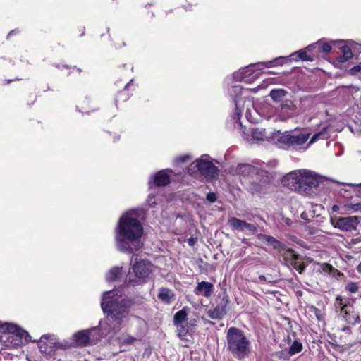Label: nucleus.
Segmentation results:
<instances>
[{"label": "nucleus", "instance_id": "nucleus-1", "mask_svg": "<svg viewBox=\"0 0 361 361\" xmlns=\"http://www.w3.org/2000/svg\"><path fill=\"white\" fill-rule=\"evenodd\" d=\"M143 227L138 219V213L132 210L124 213L120 218L116 228L117 249L125 253H133L142 247L141 237Z\"/></svg>", "mask_w": 361, "mask_h": 361}, {"label": "nucleus", "instance_id": "nucleus-2", "mask_svg": "<svg viewBox=\"0 0 361 361\" xmlns=\"http://www.w3.org/2000/svg\"><path fill=\"white\" fill-rule=\"evenodd\" d=\"M118 292L117 290L105 292L102 299V309L107 314V327H102L106 336H111L121 330L123 319L133 304L132 300L123 298Z\"/></svg>", "mask_w": 361, "mask_h": 361}, {"label": "nucleus", "instance_id": "nucleus-3", "mask_svg": "<svg viewBox=\"0 0 361 361\" xmlns=\"http://www.w3.org/2000/svg\"><path fill=\"white\" fill-rule=\"evenodd\" d=\"M283 185L292 190L306 194L319 184V176L306 169L296 170L287 173L282 180Z\"/></svg>", "mask_w": 361, "mask_h": 361}, {"label": "nucleus", "instance_id": "nucleus-4", "mask_svg": "<svg viewBox=\"0 0 361 361\" xmlns=\"http://www.w3.org/2000/svg\"><path fill=\"white\" fill-rule=\"evenodd\" d=\"M226 348L234 357L243 360L250 352V341L241 329L230 327L226 331Z\"/></svg>", "mask_w": 361, "mask_h": 361}, {"label": "nucleus", "instance_id": "nucleus-5", "mask_svg": "<svg viewBox=\"0 0 361 361\" xmlns=\"http://www.w3.org/2000/svg\"><path fill=\"white\" fill-rule=\"evenodd\" d=\"M187 171L194 178L203 176L207 180H214L218 178L219 171L211 157L207 154H203L187 167Z\"/></svg>", "mask_w": 361, "mask_h": 361}, {"label": "nucleus", "instance_id": "nucleus-6", "mask_svg": "<svg viewBox=\"0 0 361 361\" xmlns=\"http://www.w3.org/2000/svg\"><path fill=\"white\" fill-rule=\"evenodd\" d=\"M104 336H106L104 329L101 332L98 327H92L75 332L71 340L73 341L74 347H86L95 345Z\"/></svg>", "mask_w": 361, "mask_h": 361}, {"label": "nucleus", "instance_id": "nucleus-7", "mask_svg": "<svg viewBox=\"0 0 361 361\" xmlns=\"http://www.w3.org/2000/svg\"><path fill=\"white\" fill-rule=\"evenodd\" d=\"M6 331L2 338L5 339L7 347L17 348L27 343L29 334L27 331L15 324H6Z\"/></svg>", "mask_w": 361, "mask_h": 361}, {"label": "nucleus", "instance_id": "nucleus-8", "mask_svg": "<svg viewBox=\"0 0 361 361\" xmlns=\"http://www.w3.org/2000/svg\"><path fill=\"white\" fill-rule=\"evenodd\" d=\"M135 262L132 266V270L136 279H129L128 283L135 285L138 283L144 282L145 280L152 272L153 266L152 263L146 259H138L137 256L135 258Z\"/></svg>", "mask_w": 361, "mask_h": 361}, {"label": "nucleus", "instance_id": "nucleus-9", "mask_svg": "<svg viewBox=\"0 0 361 361\" xmlns=\"http://www.w3.org/2000/svg\"><path fill=\"white\" fill-rule=\"evenodd\" d=\"M361 221V217L357 216H349L346 217L331 216V224L336 228L342 231H352L355 230Z\"/></svg>", "mask_w": 361, "mask_h": 361}, {"label": "nucleus", "instance_id": "nucleus-10", "mask_svg": "<svg viewBox=\"0 0 361 361\" xmlns=\"http://www.w3.org/2000/svg\"><path fill=\"white\" fill-rule=\"evenodd\" d=\"M309 137V133L285 132L279 137V142L288 145V146L295 147L305 143Z\"/></svg>", "mask_w": 361, "mask_h": 361}, {"label": "nucleus", "instance_id": "nucleus-11", "mask_svg": "<svg viewBox=\"0 0 361 361\" xmlns=\"http://www.w3.org/2000/svg\"><path fill=\"white\" fill-rule=\"evenodd\" d=\"M235 173L243 177L251 178L250 183H256L265 172L249 164H240L235 169Z\"/></svg>", "mask_w": 361, "mask_h": 361}, {"label": "nucleus", "instance_id": "nucleus-12", "mask_svg": "<svg viewBox=\"0 0 361 361\" xmlns=\"http://www.w3.org/2000/svg\"><path fill=\"white\" fill-rule=\"evenodd\" d=\"M300 110L291 99H286L281 103L279 116L283 119H288L298 116Z\"/></svg>", "mask_w": 361, "mask_h": 361}, {"label": "nucleus", "instance_id": "nucleus-13", "mask_svg": "<svg viewBox=\"0 0 361 361\" xmlns=\"http://www.w3.org/2000/svg\"><path fill=\"white\" fill-rule=\"evenodd\" d=\"M284 59H285L284 57L281 56V57L276 58L275 59L271 60V61H266V62H258L257 63L247 66L245 68H242V70H243V73H245V75H246V78L247 79V78L249 76H250L254 73L255 66H257L258 70H262L264 68H270V67H274V66H276L278 65H282L284 61Z\"/></svg>", "mask_w": 361, "mask_h": 361}, {"label": "nucleus", "instance_id": "nucleus-14", "mask_svg": "<svg viewBox=\"0 0 361 361\" xmlns=\"http://www.w3.org/2000/svg\"><path fill=\"white\" fill-rule=\"evenodd\" d=\"M228 224L233 231H244L246 230L254 233L257 230V226L256 225L247 223L245 221L236 217H229L228 219Z\"/></svg>", "mask_w": 361, "mask_h": 361}, {"label": "nucleus", "instance_id": "nucleus-15", "mask_svg": "<svg viewBox=\"0 0 361 361\" xmlns=\"http://www.w3.org/2000/svg\"><path fill=\"white\" fill-rule=\"evenodd\" d=\"M214 289V287L212 283L207 281H202L198 283L195 288V293L208 298L212 295Z\"/></svg>", "mask_w": 361, "mask_h": 361}, {"label": "nucleus", "instance_id": "nucleus-16", "mask_svg": "<svg viewBox=\"0 0 361 361\" xmlns=\"http://www.w3.org/2000/svg\"><path fill=\"white\" fill-rule=\"evenodd\" d=\"M168 172H171V170H162L155 174L154 176V183L157 186H165L169 184L170 178Z\"/></svg>", "mask_w": 361, "mask_h": 361}, {"label": "nucleus", "instance_id": "nucleus-17", "mask_svg": "<svg viewBox=\"0 0 361 361\" xmlns=\"http://www.w3.org/2000/svg\"><path fill=\"white\" fill-rule=\"evenodd\" d=\"M53 340L47 336H42L39 342V350L43 353L50 354L54 348L53 343H51L54 342Z\"/></svg>", "mask_w": 361, "mask_h": 361}, {"label": "nucleus", "instance_id": "nucleus-18", "mask_svg": "<svg viewBox=\"0 0 361 361\" xmlns=\"http://www.w3.org/2000/svg\"><path fill=\"white\" fill-rule=\"evenodd\" d=\"M226 305L219 304L215 308L209 310L207 316L212 319H221L226 313Z\"/></svg>", "mask_w": 361, "mask_h": 361}, {"label": "nucleus", "instance_id": "nucleus-19", "mask_svg": "<svg viewBox=\"0 0 361 361\" xmlns=\"http://www.w3.org/2000/svg\"><path fill=\"white\" fill-rule=\"evenodd\" d=\"M334 307L336 311L340 312L343 315L348 314L350 313V309H353L352 306L347 305L340 295L336 297Z\"/></svg>", "mask_w": 361, "mask_h": 361}, {"label": "nucleus", "instance_id": "nucleus-20", "mask_svg": "<svg viewBox=\"0 0 361 361\" xmlns=\"http://www.w3.org/2000/svg\"><path fill=\"white\" fill-rule=\"evenodd\" d=\"M174 296L173 292L167 288L159 289L158 298L166 304H171L174 300Z\"/></svg>", "mask_w": 361, "mask_h": 361}, {"label": "nucleus", "instance_id": "nucleus-21", "mask_svg": "<svg viewBox=\"0 0 361 361\" xmlns=\"http://www.w3.org/2000/svg\"><path fill=\"white\" fill-rule=\"evenodd\" d=\"M315 47V44H310L307 46L305 49H301L298 51H296L294 54H292L290 57H293L294 56H297L298 59H300L302 61H312L314 60V57L307 54V51L312 50V48Z\"/></svg>", "mask_w": 361, "mask_h": 361}, {"label": "nucleus", "instance_id": "nucleus-22", "mask_svg": "<svg viewBox=\"0 0 361 361\" xmlns=\"http://www.w3.org/2000/svg\"><path fill=\"white\" fill-rule=\"evenodd\" d=\"M288 257H290V264L300 274L302 273L305 266L298 262V255H296L293 250H289Z\"/></svg>", "mask_w": 361, "mask_h": 361}, {"label": "nucleus", "instance_id": "nucleus-23", "mask_svg": "<svg viewBox=\"0 0 361 361\" xmlns=\"http://www.w3.org/2000/svg\"><path fill=\"white\" fill-rule=\"evenodd\" d=\"M257 238L262 242L267 243L274 249H279L281 246V243L278 240L266 234H259Z\"/></svg>", "mask_w": 361, "mask_h": 361}, {"label": "nucleus", "instance_id": "nucleus-24", "mask_svg": "<svg viewBox=\"0 0 361 361\" xmlns=\"http://www.w3.org/2000/svg\"><path fill=\"white\" fill-rule=\"evenodd\" d=\"M288 94V92L283 89H273L269 93L271 98L276 102H282L283 98Z\"/></svg>", "mask_w": 361, "mask_h": 361}, {"label": "nucleus", "instance_id": "nucleus-25", "mask_svg": "<svg viewBox=\"0 0 361 361\" xmlns=\"http://www.w3.org/2000/svg\"><path fill=\"white\" fill-rule=\"evenodd\" d=\"M187 319V312L185 308L177 312L174 315V324L176 326L177 329L179 327H183V323Z\"/></svg>", "mask_w": 361, "mask_h": 361}, {"label": "nucleus", "instance_id": "nucleus-26", "mask_svg": "<svg viewBox=\"0 0 361 361\" xmlns=\"http://www.w3.org/2000/svg\"><path fill=\"white\" fill-rule=\"evenodd\" d=\"M252 137L257 141L264 140L267 138V135L264 128H254L252 129Z\"/></svg>", "mask_w": 361, "mask_h": 361}, {"label": "nucleus", "instance_id": "nucleus-27", "mask_svg": "<svg viewBox=\"0 0 361 361\" xmlns=\"http://www.w3.org/2000/svg\"><path fill=\"white\" fill-rule=\"evenodd\" d=\"M341 51L342 53V55L338 57V61L340 63L347 61L348 60L353 57V52L351 51V49L348 46L341 47Z\"/></svg>", "mask_w": 361, "mask_h": 361}, {"label": "nucleus", "instance_id": "nucleus-28", "mask_svg": "<svg viewBox=\"0 0 361 361\" xmlns=\"http://www.w3.org/2000/svg\"><path fill=\"white\" fill-rule=\"evenodd\" d=\"M345 321L351 325H355L360 322V316L353 311V309H350V313L348 314L343 315Z\"/></svg>", "mask_w": 361, "mask_h": 361}, {"label": "nucleus", "instance_id": "nucleus-29", "mask_svg": "<svg viewBox=\"0 0 361 361\" xmlns=\"http://www.w3.org/2000/svg\"><path fill=\"white\" fill-rule=\"evenodd\" d=\"M122 275L121 268L116 267L109 271L106 274V280L108 281H116Z\"/></svg>", "mask_w": 361, "mask_h": 361}, {"label": "nucleus", "instance_id": "nucleus-30", "mask_svg": "<svg viewBox=\"0 0 361 361\" xmlns=\"http://www.w3.org/2000/svg\"><path fill=\"white\" fill-rule=\"evenodd\" d=\"M118 344L122 345H128L134 343L137 339L129 334H121L116 338Z\"/></svg>", "mask_w": 361, "mask_h": 361}, {"label": "nucleus", "instance_id": "nucleus-31", "mask_svg": "<svg viewBox=\"0 0 361 361\" xmlns=\"http://www.w3.org/2000/svg\"><path fill=\"white\" fill-rule=\"evenodd\" d=\"M52 343H53L54 348L56 349L66 350L71 347H74L73 341L71 340V341H65V340L62 341H59V342L54 341Z\"/></svg>", "mask_w": 361, "mask_h": 361}, {"label": "nucleus", "instance_id": "nucleus-32", "mask_svg": "<svg viewBox=\"0 0 361 361\" xmlns=\"http://www.w3.org/2000/svg\"><path fill=\"white\" fill-rule=\"evenodd\" d=\"M302 350V344L298 341H295L288 349L289 355H293Z\"/></svg>", "mask_w": 361, "mask_h": 361}, {"label": "nucleus", "instance_id": "nucleus-33", "mask_svg": "<svg viewBox=\"0 0 361 361\" xmlns=\"http://www.w3.org/2000/svg\"><path fill=\"white\" fill-rule=\"evenodd\" d=\"M327 127H324L322 130L316 134H314L310 140V144H312L317 141L319 138L322 137L323 139H326L328 137L326 134Z\"/></svg>", "mask_w": 361, "mask_h": 361}, {"label": "nucleus", "instance_id": "nucleus-34", "mask_svg": "<svg viewBox=\"0 0 361 361\" xmlns=\"http://www.w3.org/2000/svg\"><path fill=\"white\" fill-rule=\"evenodd\" d=\"M232 76L235 82H247L248 80L246 78V75H245L242 69H240L238 71L233 73Z\"/></svg>", "mask_w": 361, "mask_h": 361}, {"label": "nucleus", "instance_id": "nucleus-35", "mask_svg": "<svg viewBox=\"0 0 361 361\" xmlns=\"http://www.w3.org/2000/svg\"><path fill=\"white\" fill-rule=\"evenodd\" d=\"M274 356L280 360H288L290 358L289 354H287L283 351H279L274 354Z\"/></svg>", "mask_w": 361, "mask_h": 361}, {"label": "nucleus", "instance_id": "nucleus-36", "mask_svg": "<svg viewBox=\"0 0 361 361\" xmlns=\"http://www.w3.org/2000/svg\"><path fill=\"white\" fill-rule=\"evenodd\" d=\"M315 47L317 46L321 52L328 53L331 50V47L329 44H319V42L314 44Z\"/></svg>", "mask_w": 361, "mask_h": 361}, {"label": "nucleus", "instance_id": "nucleus-37", "mask_svg": "<svg viewBox=\"0 0 361 361\" xmlns=\"http://www.w3.org/2000/svg\"><path fill=\"white\" fill-rule=\"evenodd\" d=\"M345 288L350 293H355L358 290V286L356 283L351 282L347 284Z\"/></svg>", "mask_w": 361, "mask_h": 361}, {"label": "nucleus", "instance_id": "nucleus-38", "mask_svg": "<svg viewBox=\"0 0 361 361\" xmlns=\"http://www.w3.org/2000/svg\"><path fill=\"white\" fill-rule=\"evenodd\" d=\"M311 310L319 321H321L324 319L322 311L319 308L312 307Z\"/></svg>", "mask_w": 361, "mask_h": 361}, {"label": "nucleus", "instance_id": "nucleus-39", "mask_svg": "<svg viewBox=\"0 0 361 361\" xmlns=\"http://www.w3.org/2000/svg\"><path fill=\"white\" fill-rule=\"evenodd\" d=\"M241 99H237V95H235V99H234V102H235V113L238 115V116L239 117L240 114H241V110L240 109V104L241 103Z\"/></svg>", "mask_w": 361, "mask_h": 361}, {"label": "nucleus", "instance_id": "nucleus-40", "mask_svg": "<svg viewBox=\"0 0 361 361\" xmlns=\"http://www.w3.org/2000/svg\"><path fill=\"white\" fill-rule=\"evenodd\" d=\"M360 71H361V63H360L357 66H353L352 68L350 69V72L353 75H355L357 73H359Z\"/></svg>", "mask_w": 361, "mask_h": 361}, {"label": "nucleus", "instance_id": "nucleus-41", "mask_svg": "<svg viewBox=\"0 0 361 361\" xmlns=\"http://www.w3.org/2000/svg\"><path fill=\"white\" fill-rule=\"evenodd\" d=\"M190 159V157L189 155H185L182 157H179L176 159V163H183L185 162Z\"/></svg>", "mask_w": 361, "mask_h": 361}, {"label": "nucleus", "instance_id": "nucleus-42", "mask_svg": "<svg viewBox=\"0 0 361 361\" xmlns=\"http://www.w3.org/2000/svg\"><path fill=\"white\" fill-rule=\"evenodd\" d=\"M207 200L210 202H214L216 200V195L213 192H209L207 195Z\"/></svg>", "mask_w": 361, "mask_h": 361}, {"label": "nucleus", "instance_id": "nucleus-43", "mask_svg": "<svg viewBox=\"0 0 361 361\" xmlns=\"http://www.w3.org/2000/svg\"><path fill=\"white\" fill-rule=\"evenodd\" d=\"M300 217L304 219L305 221H309L310 219H309V216H308V213L307 212H302L301 215H300Z\"/></svg>", "mask_w": 361, "mask_h": 361}, {"label": "nucleus", "instance_id": "nucleus-44", "mask_svg": "<svg viewBox=\"0 0 361 361\" xmlns=\"http://www.w3.org/2000/svg\"><path fill=\"white\" fill-rule=\"evenodd\" d=\"M232 89L235 93H237L238 92H240L241 90L242 87L240 85H233Z\"/></svg>", "mask_w": 361, "mask_h": 361}, {"label": "nucleus", "instance_id": "nucleus-45", "mask_svg": "<svg viewBox=\"0 0 361 361\" xmlns=\"http://www.w3.org/2000/svg\"><path fill=\"white\" fill-rule=\"evenodd\" d=\"M178 331V336L179 337L180 336H185V331L184 329V327H179L178 329H177Z\"/></svg>", "mask_w": 361, "mask_h": 361}, {"label": "nucleus", "instance_id": "nucleus-46", "mask_svg": "<svg viewBox=\"0 0 361 361\" xmlns=\"http://www.w3.org/2000/svg\"><path fill=\"white\" fill-rule=\"evenodd\" d=\"M188 245L190 246H193L195 243H196V240L193 238H190L188 240Z\"/></svg>", "mask_w": 361, "mask_h": 361}, {"label": "nucleus", "instance_id": "nucleus-47", "mask_svg": "<svg viewBox=\"0 0 361 361\" xmlns=\"http://www.w3.org/2000/svg\"><path fill=\"white\" fill-rule=\"evenodd\" d=\"M259 281H260L261 282H266V281H267V279H266V277H265L264 276H263V275H260V276H259Z\"/></svg>", "mask_w": 361, "mask_h": 361}, {"label": "nucleus", "instance_id": "nucleus-48", "mask_svg": "<svg viewBox=\"0 0 361 361\" xmlns=\"http://www.w3.org/2000/svg\"><path fill=\"white\" fill-rule=\"evenodd\" d=\"M360 241V238H356V239H352L351 240V243L353 244H356V243H357Z\"/></svg>", "mask_w": 361, "mask_h": 361}, {"label": "nucleus", "instance_id": "nucleus-49", "mask_svg": "<svg viewBox=\"0 0 361 361\" xmlns=\"http://www.w3.org/2000/svg\"><path fill=\"white\" fill-rule=\"evenodd\" d=\"M360 207H361V204H355V205H353V209H359V208H360Z\"/></svg>", "mask_w": 361, "mask_h": 361}, {"label": "nucleus", "instance_id": "nucleus-50", "mask_svg": "<svg viewBox=\"0 0 361 361\" xmlns=\"http://www.w3.org/2000/svg\"><path fill=\"white\" fill-rule=\"evenodd\" d=\"M350 327H348V326H345V327L342 328V329H341V330H342L343 331H350Z\"/></svg>", "mask_w": 361, "mask_h": 361}, {"label": "nucleus", "instance_id": "nucleus-51", "mask_svg": "<svg viewBox=\"0 0 361 361\" xmlns=\"http://www.w3.org/2000/svg\"><path fill=\"white\" fill-rule=\"evenodd\" d=\"M339 209L338 206L337 205H334L333 207H332V209L334 211V212H336L338 211V209Z\"/></svg>", "mask_w": 361, "mask_h": 361}, {"label": "nucleus", "instance_id": "nucleus-52", "mask_svg": "<svg viewBox=\"0 0 361 361\" xmlns=\"http://www.w3.org/2000/svg\"><path fill=\"white\" fill-rule=\"evenodd\" d=\"M357 270L358 272L361 273V262L357 266Z\"/></svg>", "mask_w": 361, "mask_h": 361}, {"label": "nucleus", "instance_id": "nucleus-53", "mask_svg": "<svg viewBox=\"0 0 361 361\" xmlns=\"http://www.w3.org/2000/svg\"><path fill=\"white\" fill-rule=\"evenodd\" d=\"M14 32H15L14 30L10 32V33L8 35L7 37L8 38L10 37V35H12Z\"/></svg>", "mask_w": 361, "mask_h": 361}, {"label": "nucleus", "instance_id": "nucleus-54", "mask_svg": "<svg viewBox=\"0 0 361 361\" xmlns=\"http://www.w3.org/2000/svg\"><path fill=\"white\" fill-rule=\"evenodd\" d=\"M248 104H251V102L250 100L247 101Z\"/></svg>", "mask_w": 361, "mask_h": 361}]
</instances>
